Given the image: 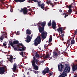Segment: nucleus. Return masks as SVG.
Wrapping results in <instances>:
<instances>
[{
    "label": "nucleus",
    "instance_id": "23",
    "mask_svg": "<svg viewBox=\"0 0 77 77\" xmlns=\"http://www.w3.org/2000/svg\"><path fill=\"white\" fill-rule=\"evenodd\" d=\"M13 44H18V43H19V41L18 40H14L13 41Z\"/></svg>",
    "mask_w": 77,
    "mask_h": 77
},
{
    "label": "nucleus",
    "instance_id": "3",
    "mask_svg": "<svg viewBox=\"0 0 77 77\" xmlns=\"http://www.w3.org/2000/svg\"><path fill=\"white\" fill-rule=\"evenodd\" d=\"M31 63L33 69H35L36 71L38 70V66L41 65L39 60L38 59H36L35 57H33V60L31 62Z\"/></svg>",
    "mask_w": 77,
    "mask_h": 77
},
{
    "label": "nucleus",
    "instance_id": "61",
    "mask_svg": "<svg viewBox=\"0 0 77 77\" xmlns=\"http://www.w3.org/2000/svg\"><path fill=\"white\" fill-rule=\"evenodd\" d=\"M32 35H32H31V37H32V36H33V35Z\"/></svg>",
    "mask_w": 77,
    "mask_h": 77
},
{
    "label": "nucleus",
    "instance_id": "60",
    "mask_svg": "<svg viewBox=\"0 0 77 77\" xmlns=\"http://www.w3.org/2000/svg\"><path fill=\"white\" fill-rule=\"evenodd\" d=\"M70 48H71V45L70 46Z\"/></svg>",
    "mask_w": 77,
    "mask_h": 77
},
{
    "label": "nucleus",
    "instance_id": "1",
    "mask_svg": "<svg viewBox=\"0 0 77 77\" xmlns=\"http://www.w3.org/2000/svg\"><path fill=\"white\" fill-rule=\"evenodd\" d=\"M64 65L62 64H60L58 65V69L59 71L60 72H62L63 71V72L61 74L59 77H65L67 76V73L70 72V67L67 64H66L65 68H63Z\"/></svg>",
    "mask_w": 77,
    "mask_h": 77
},
{
    "label": "nucleus",
    "instance_id": "53",
    "mask_svg": "<svg viewBox=\"0 0 77 77\" xmlns=\"http://www.w3.org/2000/svg\"><path fill=\"white\" fill-rule=\"evenodd\" d=\"M49 44L50 45H49V46H50V45H52V43H49Z\"/></svg>",
    "mask_w": 77,
    "mask_h": 77
},
{
    "label": "nucleus",
    "instance_id": "55",
    "mask_svg": "<svg viewBox=\"0 0 77 77\" xmlns=\"http://www.w3.org/2000/svg\"><path fill=\"white\" fill-rule=\"evenodd\" d=\"M29 74V72H27V75H28Z\"/></svg>",
    "mask_w": 77,
    "mask_h": 77
},
{
    "label": "nucleus",
    "instance_id": "27",
    "mask_svg": "<svg viewBox=\"0 0 77 77\" xmlns=\"http://www.w3.org/2000/svg\"><path fill=\"white\" fill-rule=\"evenodd\" d=\"M73 4H71V5H70L68 7V8L69 9H71L72 8H73V6H72Z\"/></svg>",
    "mask_w": 77,
    "mask_h": 77
},
{
    "label": "nucleus",
    "instance_id": "44",
    "mask_svg": "<svg viewBox=\"0 0 77 77\" xmlns=\"http://www.w3.org/2000/svg\"><path fill=\"white\" fill-rule=\"evenodd\" d=\"M40 63H44V61H43V60L41 61H40Z\"/></svg>",
    "mask_w": 77,
    "mask_h": 77
},
{
    "label": "nucleus",
    "instance_id": "2",
    "mask_svg": "<svg viewBox=\"0 0 77 77\" xmlns=\"http://www.w3.org/2000/svg\"><path fill=\"white\" fill-rule=\"evenodd\" d=\"M41 33H42L41 35L37 37V38L34 40V45L35 46H38V44L41 43V40L42 39L41 37H42V39H45L47 37V32H42Z\"/></svg>",
    "mask_w": 77,
    "mask_h": 77
},
{
    "label": "nucleus",
    "instance_id": "17",
    "mask_svg": "<svg viewBox=\"0 0 77 77\" xmlns=\"http://www.w3.org/2000/svg\"><path fill=\"white\" fill-rule=\"evenodd\" d=\"M57 30L58 31V32L59 33H60L61 34H62L63 33V30H62V27H60L57 29Z\"/></svg>",
    "mask_w": 77,
    "mask_h": 77
},
{
    "label": "nucleus",
    "instance_id": "26",
    "mask_svg": "<svg viewBox=\"0 0 77 77\" xmlns=\"http://www.w3.org/2000/svg\"><path fill=\"white\" fill-rule=\"evenodd\" d=\"M67 44H71V38H70L67 41Z\"/></svg>",
    "mask_w": 77,
    "mask_h": 77
},
{
    "label": "nucleus",
    "instance_id": "59",
    "mask_svg": "<svg viewBox=\"0 0 77 77\" xmlns=\"http://www.w3.org/2000/svg\"><path fill=\"white\" fill-rule=\"evenodd\" d=\"M24 54H25V53H26V52H24Z\"/></svg>",
    "mask_w": 77,
    "mask_h": 77
},
{
    "label": "nucleus",
    "instance_id": "11",
    "mask_svg": "<svg viewBox=\"0 0 77 77\" xmlns=\"http://www.w3.org/2000/svg\"><path fill=\"white\" fill-rule=\"evenodd\" d=\"M5 72V69L4 67H1L0 68V74H3Z\"/></svg>",
    "mask_w": 77,
    "mask_h": 77
},
{
    "label": "nucleus",
    "instance_id": "39",
    "mask_svg": "<svg viewBox=\"0 0 77 77\" xmlns=\"http://www.w3.org/2000/svg\"><path fill=\"white\" fill-rule=\"evenodd\" d=\"M28 70L30 71H32V68H29Z\"/></svg>",
    "mask_w": 77,
    "mask_h": 77
},
{
    "label": "nucleus",
    "instance_id": "12",
    "mask_svg": "<svg viewBox=\"0 0 77 77\" xmlns=\"http://www.w3.org/2000/svg\"><path fill=\"white\" fill-rule=\"evenodd\" d=\"M26 42L29 43V42H30V41H31V39H32V38L30 37V35H27V37L26 38Z\"/></svg>",
    "mask_w": 77,
    "mask_h": 77
},
{
    "label": "nucleus",
    "instance_id": "63",
    "mask_svg": "<svg viewBox=\"0 0 77 77\" xmlns=\"http://www.w3.org/2000/svg\"><path fill=\"white\" fill-rule=\"evenodd\" d=\"M57 0H55V1H57Z\"/></svg>",
    "mask_w": 77,
    "mask_h": 77
},
{
    "label": "nucleus",
    "instance_id": "24",
    "mask_svg": "<svg viewBox=\"0 0 77 77\" xmlns=\"http://www.w3.org/2000/svg\"><path fill=\"white\" fill-rule=\"evenodd\" d=\"M51 25V20H50L48 24V27H50Z\"/></svg>",
    "mask_w": 77,
    "mask_h": 77
},
{
    "label": "nucleus",
    "instance_id": "5",
    "mask_svg": "<svg viewBox=\"0 0 77 77\" xmlns=\"http://www.w3.org/2000/svg\"><path fill=\"white\" fill-rule=\"evenodd\" d=\"M17 63H14L13 65V68H12L13 72H18V69H17Z\"/></svg>",
    "mask_w": 77,
    "mask_h": 77
},
{
    "label": "nucleus",
    "instance_id": "49",
    "mask_svg": "<svg viewBox=\"0 0 77 77\" xmlns=\"http://www.w3.org/2000/svg\"><path fill=\"white\" fill-rule=\"evenodd\" d=\"M49 74L50 76H51V75H52V74L51 72H49Z\"/></svg>",
    "mask_w": 77,
    "mask_h": 77
},
{
    "label": "nucleus",
    "instance_id": "50",
    "mask_svg": "<svg viewBox=\"0 0 77 77\" xmlns=\"http://www.w3.org/2000/svg\"><path fill=\"white\" fill-rule=\"evenodd\" d=\"M66 14V13H63V15H65Z\"/></svg>",
    "mask_w": 77,
    "mask_h": 77
},
{
    "label": "nucleus",
    "instance_id": "7",
    "mask_svg": "<svg viewBox=\"0 0 77 77\" xmlns=\"http://www.w3.org/2000/svg\"><path fill=\"white\" fill-rule=\"evenodd\" d=\"M20 11V12H23L24 14H27V12H28V11H27V8L25 7L23 8H21V10Z\"/></svg>",
    "mask_w": 77,
    "mask_h": 77
},
{
    "label": "nucleus",
    "instance_id": "46",
    "mask_svg": "<svg viewBox=\"0 0 77 77\" xmlns=\"http://www.w3.org/2000/svg\"><path fill=\"white\" fill-rule=\"evenodd\" d=\"M59 12H62V10H61V9H60L59 11Z\"/></svg>",
    "mask_w": 77,
    "mask_h": 77
},
{
    "label": "nucleus",
    "instance_id": "34",
    "mask_svg": "<svg viewBox=\"0 0 77 77\" xmlns=\"http://www.w3.org/2000/svg\"><path fill=\"white\" fill-rule=\"evenodd\" d=\"M6 45H7V44H5V43H3V46H2V47H5V46H6Z\"/></svg>",
    "mask_w": 77,
    "mask_h": 77
},
{
    "label": "nucleus",
    "instance_id": "35",
    "mask_svg": "<svg viewBox=\"0 0 77 77\" xmlns=\"http://www.w3.org/2000/svg\"><path fill=\"white\" fill-rule=\"evenodd\" d=\"M63 36H64V34H63L61 35V38H62L63 39H62V41H63Z\"/></svg>",
    "mask_w": 77,
    "mask_h": 77
},
{
    "label": "nucleus",
    "instance_id": "30",
    "mask_svg": "<svg viewBox=\"0 0 77 77\" xmlns=\"http://www.w3.org/2000/svg\"><path fill=\"white\" fill-rule=\"evenodd\" d=\"M23 53H24V52H23V51H22L21 53V52H20V55L22 56V57H24L25 56L23 55Z\"/></svg>",
    "mask_w": 77,
    "mask_h": 77
},
{
    "label": "nucleus",
    "instance_id": "57",
    "mask_svg": "<svg viewBox=\"0 0 77 77\" xmlns=\"http://www.w3.org/2000/svg\"><path fill=\"white\" fill-rule=\"evenodd\" d=\"M74 77H77V75H75L74 76Z\"/></svg>",
    "mask_w": 77,
    "mask_h": 77
},
{
    "label": "nucleus",
    "instance_id": "14",
    "mask_svg": "<svg viewBox=\"0 0 77 77\" xmlns=\"http://www.w3.org/2000/svg\"><path fill=\"white\" fill-rule=\"evenodd\" d=\"M39 27L38 28V30L39 32L40 33H42L43 32V31H44V27H40V26H39Z\"/></svg>",
    "mask_w": 77,
    "mask_h": 77
},
{
    "label": "nucleus",
    "instance_id": "6",
    "mask_svg": "<svg viewBox=\"0 0 77 77\" xmlns=\"http://www.w3.org/2000/svg\"><path fill=\"white\" fill-rule=\"evenodd\" d=\"M50 71V69L48 68L47 67L45 69H44V70L42 71V74L44 75H45L46 74H47V73H48Z\"/></svg>",
    "mask_w": 77,
    "mask_h": 77
},
{
    "label": "nucleus",
    "instance_id": "28",
    "mask_svg": "<svg viewBox=\"0 0 77 77\" xmlns=\"http://www.w3.org/2000/svg\"><path fill=\"white\" fill-rule=\"evenodd\" d=\"M51 41H52V36H50V38H49V43H50V42H51Z\"/></svg>",
    "mask_w": 77,
    "mask_h": 77
},
{
    "label": "nucleus",
    "instance_id": "47",
    "mask_svg": "<svg viewBox=\"0 0 77 77\" xmlns=\"http://www.w3.org/2000/svg\"><path fill=\"white\" fill-rule=\"evenodd\" d=\"M13 11V10H12V9L11 8L10 9V11H11V12H12Z\"/></svg>",
    "mask_w": 77,
    "mask_h": 77
},
{
    "label": "nucleus",
    "instance_id": "25",
    "mask_svg": "<svg viewBox=\"0 0 77 77\" xmlns=\"http://www.w3.org/2000/svg\"><path fill=\"white\" fill-rule=\"evenodd\" d=\"M75 44V41L74 40V39L72 40H71V45H72L73 44Z\"/></svg>",
    "mask_w": 77,
    "mask_h": 77
},
{
    "label": "nucleus",
    "instance_id": "13",
    "mask_svg": "<svg viewBox=\"0 0 77 77\" xmlns=\"http://www.w3.org/2000/svg\"><path fill=\"white\" fill-rule=\"evenodd\" d=\"M60 52H58V54H57V52H53V57H54V58H56L57 57V56H58V55H60Z\"/></svg>",
    "mask_w": 77,
    "mask_h": 77
},
{
    "label": "nucleus",
    "instance_id": "31",
    "mask_svg": "<svg viewBox=\"0 0 77 77\" xmlns=\"http://www.w3.org/2000/svg\"><path fill=\"white\" fill-rule=\"evenodd\" d=\"M35 56H36V57H37L38 58H39L40 57L39 55L37 53H36Z\"/></svg>",
    "mask_w": 77,
    "mask_h": 77
},
{
    "label": "nucleus",
    "instance_id": "15",
    "mask_svg": "<svg viewBox=\"0 0 77 77\" xmlns=\"http://www.w3.org/2000/svg\"><path fill=\"white\" fill-rule=\"evenodd\" d=\"M38 5L39 7H41V9H44V5L42 3L41 4L40 2H38Z\"/></svg>",
    "mask_w": 77,
    "mask_h": 77
},
{
    "label": "nucleus",
    "instance_id": "43",
    "mask_svg": "<svg viewBox=\"0 0 77 77\" xmlns=\"http://www.w3.org/2000/svg\"><path fill=\"white\" fill-rule=\"evenodd\" d=\"M33 72H34L35 73V74H37V71H35V70H33Z\"/></svg>",
    "mask_w": 77,
    "mask_h": 77
},
{
    "label": "nucleus",
    "instance_id": "16",
    "mask_svg": "<svg viewBox=\"0 0 77 77\" xmlns=\"http://www.w3.org/2000/svg\"><path fill=\"white\" fill-rule=\"evenodd\" d=\"M26 33L29 35H30L32 33V31L30 29H28L26 31Z\"/></svg>",
    "mask_w": 77,
    "mask_h": 77
},
{
    "label": "nucleus",
    "instance_id": "8",
    "mask_svg": "<svg viewBox=\"0 0 77 77\" xmlns=\"http://www.w3.org/2000/svg\"><path fill=\"white\" fill-rule=\"evenodd\" d=\"M2 35L0 36V41H3V39L5 38H7V35L4 32H2ZM5 33V34H4Z\"/></svg>",
    "mask_w": 77,
    "mask_h": 77
},
{
    "label": "nucleus",
    "instance_id": "18",
    "mask_svg": "<svg viewBox=\"0 0 77 77\" xmlns=\"http://www.w3.org/2000/svg\"><path fill=\"white\" fill-rule=\"evenodd\" d=\"M72 71H75L77 69V65H73L72 67Z\"/></svg>",
    "mask_w": 77,
    "mask_h": 77
},
{
    "label": "nucleus",
    "instance_id": "62",
    "mask_svg": "<svg viewBox=\"0 0 77 77\" xmlns=\"http://www.w3.org/2000/svg\"><path fill=\"white\" fill-rule=\"evenodd\" d=\"M1 50H0V52H1Z\"/></svg>",
    "mask_w": 77,
    "mask_h": 77
},
{
    "label": "nucleus",
    "instance_id": "19",
    "mask_svg": "<svg viewBox=\"0 0 77 77\" xmlns=\"http://www.w3.org/2000/svg\"><path fill=\"white\" fill-rule=\"evenodd\" d=\"M14 1L16 3H18V2L22 3V2H24L26 1V0H14Z\"/></svg>",
    "mask_w": 77,
    "mask_h": 77
},
{
    "label": "nucleus",
    "instance_id": "9",
    "mask_svg": "<svg viewBox=\"0 0 77 77\" xmlns=\"http://www.w3.org/2000/svg\"><path fill=\"white\" fill-rule=\"evenodd\" d=\"M52 27L53 29H54L55 31H56V22L54 20H53L52 22Z\"/></svg>",
    "mask_w": 77,
    "mask_h": 77
},
{
    "label": "nucleus",
    "instance_id": "37",
    "mask_svg": "<svg viewBox=\"0 0 77 77\" xmlns=\"http://www.w3.org/2000/svg\"><path fill=\"white\" fill-rule=\"evenodd\" d=\"M46 3L47 4H50V3H51V2L50 1H48Z\"/></svg>",
    "mask_w": 77,
    "mask_h": 77
},
{
    "label": "nucleus",
    "instance_id": "32",
    "mask_svg": "<svg viewBox=\"0 0 77 77\" xmlns=\"http://www.w3.org/2000/svg\"><path fill=\"white\" fill-rule=\"evenodd\" d=\"M48 45L47 44H45L44 45V48H48V45Z\"/></svg>",
    "mask_w": 77,
    "mask_h": 77
},
{
    "label": "nucleus",
    "instance_id": "36",
    "mask_svg": "<svg viewBox=\"0 0 77 77\" xmlns=\"http://www.w3.org/2000/svg\"><path fill=\"white\" fill-rule=\"evenodd\" d=\"M54 56L53 57H49V59H52V60H54Z\"/></svg>",
    "mask_w": 77,
    "mask_h": 77
},
{
    "label": "nucleus",
    "instance_id": "29",
    "mask_svg": "<svg viewBox=\"0 0 77 77\" xmlns=\"http://www.w3.org/2000/svg\"><path fill=\"white\" fill-rule=\"evenodd\" d=\"M49 57H50V56H49V54H48L44 57L43 58L44 59H48L49 58Z\"/></svg>",
    "mask_w": 77,
    "mask_h": 77
},
{
    "label": "nucleus",
    "instance_id": "52",
    "mask_svg": "<svg viewBox=\"0 0 77 77\" xmlns=\"http://www.w3.org/2000/svg\"><path fill=\"white\" fill-rule=\"evenodd\" d=\"M45 11H47V9L46 8H45Z\"/></svg>",
    "mask_w": 77,
    "mask_h": 77
},
{
    "label": "nucleus",
    "instance_id": "42",
    "mask_svg": "<svg viewBox=\"0 0 77 77\" xmlns=\"http://www.w3.org/2000/svg\"><path fill=\"white\" fill-rule=\"evenodd\" d=\"M17 35H20V32L19 31H17Z\"/></svg>",
    "mask_w": 77,
    "mask_h": 77
},
{
    "label": "nucleus",
    "instance_id": "10",
    "mask_svg": "<svg viewBox=\"0 0 77 77\" xmlns=\"http://www.w3.org/2000/svg\"><path fill=\"white\" fill-rule=\"evenodd\" d=\"M40 24L41 26L43 27H45V25L46 24V22L45 21H44L42 22L38 23L37 25L38 26H40Z\"/></svg>",
    "mask_w": 77,
    "mask_h": 77
},
{
    "label": "nucleus",
    "instance_id": "51",
    "mask_svg": "<svg viewBox=\"0 0 77 77\" xmlns=\"http://www.w3.org/2000/svg\"><path fill=\"white\" fill-rule=\"evenodd\" d=\"M15 59H16V58H14L13 59L14 60V62H15Z\"/></svg>",
    "mask_w": 77,
    "mask_h": 77
},
{
    "label": "nucleus",
    "instance_id": "33",
    "mask_svg": "<svg viewBox=\"0 0 77 77\" xmlns=\"http://www.w3.org/2000/svg\"><path fill=\"white\" fill-rule=\"evenodd\" d=\"M68 12L69 13H71L72 12V10L71 9H69L68 11Z\"/></svg>",
    "mask_w": 77,
    "mask_h": 77
},
{
    "label": "nucleus",
    "instance_id": "58",
    "mask_svg": "<svg viewBox=\"0 0 77 77\" xmlns=\"http://www.w3.org/2000/svg\"><path fill=\"white\" fill-rule=\"evenodd\" d=\"M59 36H61V35H60V33H59Z\"/></svg>",
    "mask_w": 77,
    "mask_h": 77
},
{
    "label": "nucleus",
    "instance_id": "64",
    "mask_svg": "<svg viewBox=\"0 0 77 77\" xmlns=\"http://www.w3.org/2000/svg\"><path fill=\"white\" fill-rule=\"evenodd\" d=\"M76 39H77V38H76Z\"/></svg>",
    "mask_w": 77,
    "mask_h": 77
},
{
    "label": "nucleus",
    "instance_id": "45",
    "mask_svg": "<svg viewBox=\"0 0 77 77\" xmlns=\"http://www.w3.org/2000/svg\"><path fill=\"white\" fill-rule=\"evenodd\" d=\"M51 6H52V8H53V7L54 6V5H53V4H51Z\"/></svg>",
    "mask_w": 77,
    "mask_h": 77
},
{
    "label": "nucleus",
    "instance_id": "40",
    "mask_svg": "<svg viewBox=\"0 0 77 77\" xmlns=\"http://www.w3.org/2000/svg\"><path fill=\"white\" fill-rule=\"evenodd\" d=\"M68 14H65V16H64L65 18H66V17H68Z\"/></svg>",
    "mask_w": 77,
    "mask_h": 77
},
{
    "label": "nucleus",
    "instance_id": "22",
    "mask_svg": "<svg viewBox=\"0 0 77 77\" xmlns=\"http://www.w3.org/2000/svg\"><path fill=\"white\" fill-rule=\"evenodd\" d=\"M9 61H10L11 63L13 62V57H12V56H10L9 59Z\"/></svg>",
    "mask_w": 77,
    "mask_h": 77
},
{
    "label": "nucleus",
    "instance_id": "20",
    "mask_svg": "<svg viewBox=\"0 0 77 77\" xmlns=\"http://www.w3.org/2000/svg\"><path fill=\"white\" fill-rule=\"evenodd\" d=\"M28 2L29 3H33L32 2H37L38 4V2H39L38 1V0H28Z\"/></svg>",
    "mask_w": 77,
    "mask_h": 77
},
{
    "label": "nucleus",
    "instance_id": "4",
    "mask_svg": "<svg viewBox=\"0 0 77 77\" xmlns=\"http://www.w3.org/2000/svg\"><path fill=\"white\" fill-rule=\"evenodd\" d=\"M14 51H24L26 50V47H25L22 43H19L17 45V48H14Z\"/></svg>",
    "mask_w": 77,
    "mask_h": 77
},
{
    "label": "nucleus",
    "instance_id": "48",
    "mask_svg": "<svg viewBox=\"0 0 77 77\" xmlns=\"http://www.w3.org/2000/svg\"><path fill=\"white\" fill-rule=\"evenodd\" d=\"M71 45V44H68L67 48H68V47H69V45Z\"/></svg>",
    "mask_w": 77,
    "mask_h": 77
},
{
    "label": "nucleus",
    "instance_id": "56",
    "mask_svg": "<svg viewBox=\"0 0 77 77\" xmlns=\"http://www.w3.org/2000/svg\"><path fill=\"white\" fill-rule=\"evenodd\" d=\"M66 8H68V5H67L66 6Z\"/></svg>",
    "mask_w": 77,
    "mask_h": 77
},
{
    "label": "nucleus",
    "instance_id": "21",
    "mask_svg": "<svg viewBox=\"0 0 77 77\" xmlns=\"http://www.w3.org/2000/svg\"><path fill=\"white\" fill-rule=\"evenodd\" d=\"M14 44H13V42H9V45H11V47L13 48H14L15 47L14 46Z\"/></svg>",
    "mask_w": 77,
    "mask_h": 77
},
{
    "label": "nucleus",
    "instance_id": "41",
    "mask_svg": "<svg viewBox=\"0 0 77 77\" xmlns=\"http://www.w3.org/2000/svg\"><path fill=\"white\" fill-rule=\"evenodd\" d=\"M72 4H72V6H73V8H74V7L75 6V3L74 4L73 3H72Z\"/></svg>",
    "mask_w": 77,
    "mask_h": 77
},
{
    "label": "nucleus",
    "instance_id": "54",
    "mask_svg": "<svg viewBox=\"0 0 77 77\" xmlns=\"http://www.w3.org/2000/svg\"><path fill=\"white\" fill-rule=\"evenodd\" d=\"M75 62H76V63H77V60H75Z\"/></svg>",
    "mask_w": 77,
    "mask_h": 77
},
{
    "label": "nucleus",
    "instance_id": "38",
    "mask_svg": "<svg viewBox=\"0 0 77 77\" xmlns=\"http://www.w3.org/2000/svg\"><path fill=\"white\" fill-rule=\"evenodd\" d=\"M3 1H5V0H0V2L2 3H4Z\"/></svg>",
    "mask_w": 77,
    "mask_h": 77
}]
</instances>
